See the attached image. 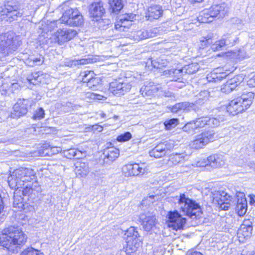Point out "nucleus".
Wrapping results in <instances>:
<instances>
[{"instance_id":"nucleus-1","label":"nucleus","mask_w":255,"mask_h":255,"mask_svg":"<svg viewBox=\"0 0 255 255\" xmlns=\"http://www.w3.org/2000/svg\"><path fill=\"white\" fill-rule=\"evenodd\" d=\"M8 183L12 189H22V194L35 195L40 191L35 171L29 168L21 167L14 170L8 177Z\"/></svg>"},{"instance_id":"nucleus-2","label":"nucleus","mask_w":255,"mask_h":255,"mask_svg":"<svg viewBox=\"0 0 255 255\" xmlns=\"http://www.w3.org/2000/svg\"><path fill=\"white\" fill-rule=\"evenodd\" d=\"M176 198L178 201V207L183 215L180 214L177 211L169 212L168 221L170 228H171V224H174L177 219L182 216H186L193 220L200 217L202 213L198 204L190 199L185 194H180L179 196H176Z\"/></svg>"},{"instance_id":"nucleus-3","label":"nucleus","mask_w":255,"mask_h":255,"mask_svg":"<svg viewBox=\"0 0 255 255\" xmlns=\"http://www.w3.org/2000/svg\"><path fill=\"white\" fill-rule=\"evenodd\" d=\"M27 237L18 228L10 227L0 236V245L9 251L24 244Z\"/></svg>"},{"instance_id":"nucleus-4","label":"nucleus","mask_w":255,"mask_h":255,"mask_svg":"<svg viewBox=\"0 0 255 255\" xmlns=\"http://www.w3.org/2000/svg\"><path fill=\"white\" fill-rule=\"evenodd\" d=\"M254 97V93L252 92H243L240 96L229 102L227 107V111L233 115L245 111L252 104Z\"/></svg>"},{"instance_id":"nucleus-5","label":"nucleus","mask_w":255,"mask_h":255,"mask_svg":"<svg viewBox=\"0 0 255 255\" xmlns=\"http://www.w3.org/2000/svg\"><path fill=\"white\" fill-rule=\"evenodd\" d=\"M228 11V7L226 3L214 4L209 9H205L200 13L198 17V21L201 23H209L213 21L215 17H223Z\"/></svg>"},{"instance_id":"nucleus-6","label":"nucleus","mask_w":255,"mask_h":255,"mask_svg":"<svg viewBox=\"0 0 255 255\" xmlns=\"http://www.w3.org/2000/svg\"><path fill=\"white\" fill-rule=\"evenodd\" d=\"M63 12L62 16L57 21H51L49 24H41V26H39L42 32H49L52 30H56V32H59V30H55L54 27L58 24L63 23L67 25H71V20H72L74 17V13L76 11H79L77 8H72L67 5L66 3L63 5L62 7Z\"/></svg>"},{"instance_id":"nucleus-7","label":"nucleus","mask_w":255,"mask_h":255,"mask_svg":"<svg viewBox=\"0 0 255 255\" xmlns=\"http://www.w3.org/2000/svg\"><path fill=\"white\" fill-rule=\"evenodd\" d=\"M7 33L0 34V54H8L15 51L21 44L18 37L14 36L13 34L7 35Z\"/></svg>"},{"instance_id":"nucleus-8","label":"nucleus","mask_w":255,"mask_h":255,"mask_svg":"<svg viewBox=\"0 0 255 255\" xmlns=\"http://www.w3.org/2000/svg\"><path fill=\"white\" fill-rule=\"evenodd\" d=\"M124 238L127 243L126 253L130 255L137 251L141 245V240L136 229L133 227L128 228L124 235Z\"/></svg>"},{"instance_id":"nucleus-9","label":"nucleus","mask_w":255,"mask_h":255,"mask_svg":"<svg viewBox=\"0 0 255 255\" xmlns=\"http://www.w3.org/2000/svg\"><path fill=\"white\" fill-rule=\"evenodd\" d=\"M22 15V13L20 11L19 6L16 4L13 5L10 2L5 4L0 11L1 19L10 22L16 20Z\"/></svg>"},{"instance_id":"nucleus-10","label":"nucleus","mask_w":255,"mask_h":255,"mask_svg":"<svg viewBox=\"0 0 255 255\" xmlns=\"http://www.w3.org/2000/svg\"><path fill=\"white\" fill-rule=\"evenodd\" d=\"M216 137L213 131L203 132L195 136L194 139L191 141L190 145L194 149H201L209 142L214 141Z\"/></svg>"},{"instance_id":"nucleus-11","label":"nucleus","mask_w":255,"mask_h":255,"mask_svg":"<svg viewBox=\"0 0 255 255\" xmlns=\"http://www.w3.org/2000/svg\"><path fill=\"white\" fill-rule=\"evenodd\" d=\"M147 171L148 168L144 163H128L122 167L123 173L127 177L141 175Z\"/></svg>"},{"instance_id":"nucleus-12","label":"nucleus","mask_w":255,"mask_h":255,"mask_svg":"<svg viewBox=\"0 0 255 255\" xmlns=\"http://www.w3.org/2000/svg\"><path fill=\"white\" fill-rule=\"evenodd\" d=\"M213 198V203L217 204L219 208L223 210H228L232 198L226 192L217 191L214 193Z\"/></svg>"},{"instance_id":"nucleus-13","label":"nucleus","mask_w":255,"mask_h":255,"mask_svg":"<svg viewBox=\"0 0 255 255\" xmlns=\"http://www.w3.org/2000/svg\"><path fill=\"white\" fill-rule=\"evenodd\" d=\"M131 86L128 82L119 79L110 83L109 90L114 95H124L130 90Z\"/></svg>"},{"instance_id":"nucleus-14","label":"nucleus","mask_w":255,"mask_h":255,"mask_svg":"<svg viewBox=\"0 0 255 255\" xmlns=\"http://www.w3.org/2000/svg\"><path fill=\"white\" fill-rule=\"evenodd\" d=\"M29 104L27 99H19L13 106L11 117L17 119L25 115L27 113Z\"/></svg>"},{"instance_id":"nucleus-15","label":"nucleus","mask_w":255,"mask_h":255,"mask_svg":"<svg viewBox=\"0 0 255 255\" xmlns=\"http://www.w3.org/2000/svg\"><path fill=\"white\" fill-rule=\"evenodd\" d=\"M89 12L93 20L99 21L105 13L103 3L101 1L93 2L89 6Z\"/></svg>"},{"instance_id":"nucleus-16","label":"nucleus","mask_w":255,"mask_h":255,"mask_svg":"<svg viewBox=\"0 0 255 255\" xmlns=\"http://www.w3.org/2000/svg\"><path fill=\"white\" fill-rule=\"evenodd\" d=\"M243 79L242 76L240 75L234 77L227 81L221 90L224 92L230 93L235 89H241L243 86Z\"/></svg>"},{"instance_id":"nucleus-17","label":"nucleus","mask_w":255,"mask_h":255,"mask_svg":"<svg viewBox=\"0 0 255 255\" xmlns=\"http://www.w3.org/2000/svg\"><path fill=\"white\" fill-rule=\"evenodd\" d=\"M252 222L250 220H245L241 226L238 235L239 238L242 236L244 238H248L252 235Z\"/></svg>"},{"instance_id":"nucleus-18","label":"nucleus","mask_w":255,"mask_h":255,"mask_svg":"<svg viewBox=\"0 0 255 255\" xmlns=\"http://www.w3.org/2000/svg\"><path fill=\"white\" fill-rule=\"evenodd\" d=\"M139 219L142 221V225L143 229L146 231L151 230L156 224V219L154 216H146L140 215Z\"/></svg>"},{"instance_id":"nucleus-19","label":"nucleus","mask_w":255,"mask_h":255,"mask_svg":"<svg viewBox=\"0 0 255 255\" xmlns=\"http://www.w3.org/2000/svg\"><path fill=\"white\" fill-rule=\"evenodd\" d=\"M104 160L105 163H110L119 156V150L114 147H111L105 150L103 153Z\"/></svg>"},{"instance_id":"nucleus-20","label":"nucleus","mask_w":255,"mask_h":255,"mask_svg":"<svg viewBox=\"0 0 255 255\" xmlns=\"http://www.w3.org/2000/svg\"><path fill=\"white\" fill-rule=\"evenodd\" d=\"M163 10L162 7L159 5H153L150 6L148 9V12L146 17L148 19H157L162 15Z\"/></svg>"},{"instance_id":"nucleus-21","label":"nucleus","mask_w":255,"mask_h":255,"mask_svg":"<svg viewBox=\"0 0 255 255\" xmlns=\"http://www.w3.org/2000/svg\"><path fill=\"white\" fill-rule=\"evenodd\" d=\"M221 68L217 69V72H214L208 74L207 79L209 82H217L221 81L225 78L231 72L229 70H226V72H221Z\"/></svg>"},{"instance_id":"nucleus-22","label":"nucleus","mask_w":255,"mask_h":255,"mask_svg":"<svg viewBox=\"0 0 255 255\" xmlns=\"http://www.w3.org/2000/svg\"><path fill=\"white\" fill-rule=\"evenodd\" d=\"M135 17L136 15L133 13L125 14L120 16V21L116 24V29H118V26L120 27H128Z\"/></svg>"},{"instance_id":"nucleus-23","label":"nucleus","mask_w":255,"mask_h":255,"mask_svg":"<svg viewBox=\"0 0 255 255\" xmlns=\"http://www.w3.org/2000/svg\"><path fill=\"white\" fill-rule=\"evenodd\" d=\"M209 166L213 168H219L225 164L224 158L222 155L213 154L208 156Z\"/></svg>"},{"instance_id":"nucleus-24","label":"nucleus","mask_w":255,"mask_h":255,"mask_svg":"<svg viewBox=\"0 0 255 255\" xmlns=\"http://www.w3.org/2000/svg\"><path fill=\"white\" fill-rule=\"evenodd\" d=\"M158 91V88L154 85L153 83L150 82L147 85L142 86L140 90V92L142 96H150L154 95Z\"/></svg>"},{"instance_id":"nucleus-25","label":"nucleus","mask_w":255,"mask_h":255,"mask_svg":"<svg viewBox=\"0 0 255 255\" xmlns=\"http://www.w3.org/2000/svg\"><path fill=\"white\" fill-rule=\"evenodd\" d=\"M54 39L59 44H62L73 38L77 33H55Z\"/></svg>"},{"instance_id":"nucleus-26","label":"nucleus","mask_w":255,"mask_h":255,"mask_svg":"<svg viewBox=\"0 0 255 255\" xmlns=\"http://www.w3.org/2000/svg\"><path fill=\"white\" fill-rule=\"evenodd\" d=\"M89 172L88 165L85 163H77L75 168V172L77 176L83 177L86 176Z\"/></svg>"},{"instance_id":"nucleus-27","label":"nucleus","mask_w":255,"mask_h":255,"mask_svg":"<svg viewBox=\"0 0 255 255\" xmlns=\"http://www.w3.org/2000/svg\"><path fill=\"white\" fill-rule=\"evenodd\" d=\"M247 210V202L245 198L238 199L236 208V211L240 216H243Z\"/></svg>"},{"instance_id":"nucleus-28","label":"nucleus","mask_w":255,"mask_h":255,"mask_svg":"<svg viewBox=\"0 0 255 255\" xmlns=\"http://www.w3.org/2000/svg\"><path fill=\"white\" fill-rule=\"evenodd\" d=\"M164 145L161 143L157 144L154 148L149 151V154L151 156L155 158H160L164 156L166 152Z\"/></svg>"},{"instance_id":"nucleus-29","label":"nucleus","mask_w":255,"mask_h":255,"mask_svg":"<svg viewBox=\"0 0 255 255\" xmlns=\"http://www.w3.org/2000/svg\"><path fill=\"white\" fill-rule=\"evenodd\" d=\"M226 120L225 115L219 114L216 117H208V126L212 128L217 127L220 126L221 122H224Z\"/></svg>"},{"instance_id":"nucleus-30","label":"nucleus","mask_w":255,"mask_h":255,"mask_svg":"<svg viewBox=\"0 0 255 255\" xmlns=\"http://www.w3.org/2000/svg\"><path fill=\"white\" fill-rule=\"evenodd\" d=\"M186 157L187 155H185L184 153L175 154L170 157L167 164L169 166L176 165L183 162Z\"/></svg>"},{"instance_id":"nucleus-31","label":"nucleus","mask_w":255,"mask_h":255,"mask_svg":"<svg viewBox=\"0 0 255 255\" xmlns=\"http://www.w3.org/2000/svg\"><path fill=\"white\" fill-rule=\"evenodd\" d=\"M152 34L153 33H128L127 36L133 41H139L152 37ZM153 34H155V33H153Z\"/></svg>"},{"instance_id":"nucleus-32","label":"nucleus","mask_w":255,"mask_h":255,"mask_svg":"<svg viewBox=\"0 0 255 255\" xmlns=\"http://www.w3.org/2000/svg\"><path fill=\"white\" fill-rule=\"evenodd\" d=\"M110 10L112 13L118 14L123 8L122 0H109Z\"/></svg>"},{"instance_id":"nucleus-33","label":"nucleus","mask_w":255,"mask_h":255,"mask_svg":"<svg viewBox=\"0 0 255 255\" xmlns=\"http://www.w3.org/2000/svg\"><path fill=\"white\" fill-rule=\"evenodd\" d=\"M184 73L183 68L180 69H170L168 74L172 78V80L181 82L182 76Z\"/></svg>"},{"instance_id":"nucleus-34","label":"nucleus","mask_w":255,"mask_h":255,"mask_svg":"<svg viewBox=\"0 0 255 255\" xmlns=\"http://www.w3.org/2000/svg\"><path fill=\"white\" fill-rule=\"evenodd\" d=\"M150 62L153 67L157 69H161L165 67L168 63V61L164 56L159 57L154 60L150 59Z\"/></svg>"},{"instance_id":"nucleus-35","label":"nucleus","mask_w":255,"mask_h":255,"mask_svg":"<svg viewBox=\"0 0 255 255\" xmlns=\"http://www.w3.org/2000/svg\"><path fill=\"white\" fill-rule=\"evenodd\" d=\"M74 18L72 20H71V25L72 26H81L84 23V19L83 15L81 14L79 11H76L74 13Z\"/></svg>"},{"instance_id":"nucleus-36","label":"nucleus","mask_w":255,"mask_h":255,"mask_svg":"<svg viewBox=\"0 0 255 255\" xmlns=\"http://www.w3.org/2000/svg\"><path fill=\"white\" fill-rule=\"evenodd\" d=\"M223 39L228 48L234 46L238 41L237 37L229 33L224 35Z\"/></svg>"},{"instance_id":"nucleus-37","label":"nucleus","mask_w":255,"mask_h":255,"mask_svg":"<svg viewBox=\"0 0 255 255\" xmlns=\"http://www.w3.org/2000/svg\"><path fill=\"white\" fill-rule=\"evenodd\" d=\"M199 128L196 126V123L195 120L192 121L187 123L183 127V130L190 134H193L195 132L196 129Z\"/></svg>"},{"instance_id":"nucleus-38","label":"nucleus","mask_w":255,"mask_h":255,"mask_svg":"<svg viewBox=\"0 0 255 255\" xmlns=\"http://www.w3.org/2000/svg\"><path fill=\"white\" fill-rule=\"evenodd\" d=\"M227 48L223 37L221 39L216 41L211 46L212 49L214 51L223 50L226 49Z\"/></svg>"},{"instance_id":"nucleus-39","label":"nucleus","mask_w":255,"mask_h":255,"mask_svg":"<svg viewBox=\"0 0 255 255\" xmlns=\"http://www.w3.org/2000/svg\"><path fill=\"white\" fill-rule=\"evenodd\" d=\"M210 96V92L207 90L200 92L197 95L196 103L198 104H202L207 101Z\"/></svg>"},{"instance_id":"nucleus-40","label":"nucleus","mask_w":255,"mask_h":255,"mask_svg":"<svg viewBox=\"0 0 255 255\" xmlns=\"http://www.w3.org/2000/svg\"><path fill=\"white\" fill-rule=\"evenodd\" d=\"M183 69L185 73L192 74L198 71L199 66L197 63H193L185 66Z\"/></svg>"},{"instance_id":"nucleus-41","label":"nucleus","mask_w":255,"mask_h":255,"mask_svg":"<svg viewBox=\"0 0 255 255\" xmlns=\"http://www.w3.org/2000/svg\"><path fill=\"white\" fill-rule=\"evenodd\" d=\"M186 218L181 216L177 219L174 224H171V228L176 231L182 229L186 222Z\"/></svg>"},{"instance_id":"nucleus-42","label":"nucleus","mask_w":255,"mask_h":255,"mask_svg":"<svg viewBox=\"0 0 255 255\" xmlns=\"http://www.w3.org/2000/svg\"><path fill=\"white\" fill-rule=\"evenodd\" d=\"M101 82V79L99 77H96L89 81V82L86 84V86L88 87L89 89L92 90H96L100 87Z\"/></svg>"},{"instance_id":"nucleus-43","label":"nucleus","mask_w":255,"mask_h":255,"mask_svg":"<svg viewBox=\"0 0 255 255\" xmlns=\"http://www.w3.org/2000/svg\"><path fill=\"white\" fill-rule=\"evenodd\" d=\"M64 153L66 156L68 158H72L73 157L79 158L80 157V154H82L80 151L77 150L75 148H71L65 151Z\"/></svg>"},{"instance_id":"nucleus-44","label":"nucleus","mask_w":255,"mask_h":255,"mask_svg":"<svg viewBox=\"0 0 255 255\" xmlns=\"http://www.w3.org/2000/svg\"><path fill=\"white\" fill-rule=\"evenodd\" d=\"M179 124V120L177 118H173L165 121L164 125L165 128L167 130H170L174 128Z\"/></svg>"},{"instance_id":"nucleus-45","label":"nucleus","mask_w":255,"mask_h":255,"mask_svg":"<svg viewBox=\"0 0 255 255\" xmlns=\"http://www.w3.org/2000/svg\"><path fill=\"white\" fill-rule=\"evenodd\" d=\"M82 82L86 84L89 82L91 80L95 78L94 73L93 71H85L82 73Z\"/></svg>"},{"instance_id":"nucleus-46","label":"nucleus","mask_w":255,"mask_h":255,"mask_svg":"<svg viewBox=\"0 0 255 255\" xmlns=\"http://www.w3.org/2000/svg\"><path fill=\"white\" fill-rule=\"evenodd\" d=\"M45 112L43 108H39L35 111L32 119L35 120H40L44 118Z\"/></svg>"},{"instance_id":"nucleus-47","label":"nucleus","mask_w":255,"mask_h":255,"mask_svg":"<svg viewBox=\"0 0 255 255\" xmlns=\"http://www.w3.org/2000/svg\"><path fill=\"white\" fill-rule=\"evenodd\" d=\"M131 137V133L127 131L118 136L117 140L119 142H125L130 139Z\"/></svg>"},{"instance_id":"nucleus-48","label":"nucleus","mask_w":255,"mask_h":255,"mask_svg":"<svg viewBox=\"0 0 255 255\" xmlns=\"http://www.w3.org/2000/svg\"><path fill=\"white\" fill-rule=\"evenodd\" d=\"M20 255H43L39 253L38 250L32 248H28L24 250Z\"/></svg>"},{"instance_id":"nucleus-49","label":"nucleus","mask_w":255,"mask_h":255,"mask_svg":"<svg viewBox=\"0 0 255 255\" xmlns=\"http://www.w3.org/2000/svg\"><path fill=\"white\" fill-rule=\"evenodd\" d=\"M195 121L198 128H203L208 125V117L197 118Z\"/></svg>"},{"instance_id":"nucleus-50","label":"nucleus","mask_w":255,"mask_h":255,"mask_svg":"<svg viewBox=\"0 0 255 255\" xmlns=\"http://www.w3.org/2000/svg\"><path fill=\"white\" fill-rule=\"evenodd\" d=\"M161 144H163L164 145L163 147L165 148L166 152L167 151L172 149L175 146L174 142L172 140L165 141L161 142Z\"/></svg>"},{"instance_id":"nucleus-51","label":"nucleus","mask_w":255,"mask_h":255,"mask_svg":"<svg viewBox=\"0 0 255 255\" xmlns=\"http://www.w3.org/2000/svg\"><path fill=\"white\" fill-rule=\"evenodd\" d=\"M22 198L20 197L14 196L13 206L18 208H22L23 204L22 203Z\"/></svg>"},{"instance_id":"nucleus-52","label":"nucleus","mask_w":255,"mask_h":255,"mask_svg":"<svg viewBox=\"0 0 255 255\" xmlns=\"http://www.w3.org/2000/svg\"><path fill=\"white\" fill-rule=\"evenodd\" d=\"M33 61V65H42L44 61V58L42 55H39L37 57H34L31 59Z\"/></svg>"},{"instance_id":"nucleus-53","label":"nucleus","mask_w":255,"mask_h":255,"mask_svg":"<svg viewBox=\"0 0 255 255\" xmlns=\"http://www.w3.org/2000/svg\"><path fill=\"white\" fill-rule=\"evenodd\" d=\"M208 165H209L208 157L207 158L201 159L196 163V166L198 167H205Z\"/></svg>"},{"instance_id":"nucleus-54","label":"nucleus","mask_w":255,"mask_h":255,"mask_svg":"<svg viewBox=\"0 0 255 255\" xmlns=\"http://www.w3.org/2000/svg\"><path fill=\"white\" fill-rule=\"evenodd\" d=\"M78 65H83L85 64H87L92 62H93V59L88 58H82L79 60H77Z\"/></svg>"},{"instance_id":"nucleus-55","label":"nucleus","mask_w":255,"mask_h":255,"mask_svg":"<svg viewBox=\"0 0 255 255\" xmlns=\"http://www.w3.org/2000/svg\"><path fill=\"white\" fill-rule=\"evenodd\" d=\"M64 64L69 67L78 66V63L76 59L67 60L64 62Z\"/></svg>"},{"instance_id":"nucleus-56","label":"nucleus","mask_w":255,"mask_h":255,"mask_svg":"<svg viewBox=\"0 0 255 255\" xmlns=\"http://www.w3.org/2000/svg\"><path fill=\"white\" fill-rule=\"evenodd\" d=\"M178 104L180 105L179 108L180 111L186 110L190 105V103L187 102L178 103Z\"/></svg>"},{"instance_id":"nucleus-57","label":"nucleus","mask_w":255,"mask_h":255,"mask_svg":"<svg viewBox=\"0 0 255 255\" xmlns=\"http://www.w3.org/2000/svg\"><path fill=\"white\" fill-rule=\"evenodd\" d=\"M247 84L250 87H255V75L248 81Z\"/></svg>"},{"instance_id":"nucleus-58","label":"nucleus","mask_w":255,"mask_h":255,"mask_svg":"<svg viewBox=\"0 0 255 255\" xmlns=\"http://www.w3.org/2000/svg\"><path fill=\"white\" fill-rule=\"evenodd\" d=\"M179 106L180 105L178 104V103L176 104L171 109V112L173 113H177L178 111H180L179 110Z\"/></svg>"},{"instance_id":"nucleus-59","label":"nucleus","mask_w":255,"mask_h":255,"mask_svg":"<svg viewBox=\"0 0 255 255\" xmlns=\"http://www.w3.org/2000/svg\"><path fill=\"white\" fill-rule=\"evenodd\" d=\"M163 96L165 97H174V94L169 91H165L163 92Z\"/></svg>"},{"instance_id":"nucleus-60","label":"nucleus","mask_w":255,"mask_h":255,"mask_svg":"<svg viewBox=\"0 0 255 255\" xmlns=\"http://www.w3.org/2000/svg\"><path fill=\"white\" fill-rule=\"evenodd\" d=\"M31 76L32 77L33 79H34L35 80L39 81L38 78H39V75L38 73H32Z\"/></svg>"},{"instance_id":"nucleus-61","label":"nucleus","mask_w":255,"mask_h":255,"mask_svg":"<svg viewBox=\"0 0 255 255\" xmlns=\"http://www.w3.org/2000/svg\"><path fill=\"white\" fill-rule=\"evenodd\" d=\"M235 21L237 23L238 29H240V28L242 26V21L239 19H236Z\"/></svg>"},{"instance_id":"nucleus-62","label":"nucleus","mask_w":255,"mask_h":255,"mask_svg":"<svg viewBox=\"0 0 255 255\" xmlns=\"http://www.w3.org/2000/svg\"><path fill=\"white\" fill-rule=\"evenodd\" d=\"M186 255H203L201 253L198 252H191L187 253Z\"/></svg>"},{"instance_id":"nucleus-63","label":"nucleus","mask_w":255,"mask_h":255,"mask_svg":"<svg viewBox=\"0 0 255 255\" xmlns=\"http://www.w3.org/2000/svg\"><path fill=\"white\" fill-rule=\"evenodd\" d=\"M250 203L251 204H254L255 203V195L250 196Z\"/></svg>"},{"instance_id":"nucleus-64","label":"nucleus","mask_w":255,"mask_h":255,"mask_svg":"<svg viewBox=\"0 0 255 255\" xmlns=\"http://www.w3.org/2000/svg\"><path fill=\"white\" fill-rule=\"evenodd\" d=\"M94 127H96V129H98L99 131H101L103 130V127L100 125H96Z\"/></svg>"}]
</instances>
